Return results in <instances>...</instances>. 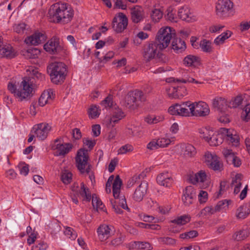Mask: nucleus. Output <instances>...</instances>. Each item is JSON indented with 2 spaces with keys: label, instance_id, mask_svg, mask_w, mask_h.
Segmentation results:
<instances>
[{
  "label": "nucleus",
  "instance_id": "59",
  "mask_svg": "<svg viewBox=\"0 0 250 250\" xmlns=\"http://www.w3.org/2000/svg\"><path fill=\"white\" fill-rule=\"evenodd\" d=\"M114 56V53L113 51H109L104 56L103 59L99 58V61L101 62L105 63L112 59Z\"/></svg>",
  "mask_w": 250,
  "mask_h": 250
},
{
  "label": "nucleus",
  "instance_id": "40",
  "mask_svg": "<svg viewBox=\"0 0 250 250\" xmlns=\"http://www.w3.org/2000/svg\"><path fill=\"white\" fill-rule=\"evenodd\" d=\"M180 88H182V87L180 86H173L171 88H169L167 90V94L169 97L171 99L178 98L179 97V92L178 91L179 90Z\"/></svg>",
  "mask_w": 250,
  "mask_h": 250
},
{
  "label": "nucleus",
  "instance_id": "14",
  "mask_svg": "<svg viewBox=\"0 0 250 250\" xmlns=\"http://www.w3.org/2000/svg\"><path fill=\"white\" fill-rule=\"evenodd\" d=\"M50 129L51 126L45 123L38 124L33 128L37 137L41 140H43L47 137Z\"/></svg>",
  "mask_w": 250,
  "mask_h": 250
},
{
  "label": "nucleus",
  "instance_id": "62",
  "mask_svg": "<svg viewBox=\"0 0 250 250\" xmlns=\"http://www.w3.org/2000/svg\"><path fill=\"white\" fill-rule=\"evenodd\" d=\"M241 174H237L234 177L232 178L231 183V185L235 186H241Z\"/></svg>",
  "mask_w": 250,
  "mask_h": 250
},
{
  "label": "nucleus",
  "instance_id": "15",
  "mask_svg": "<svg viewBox=\"0 0 250 250\" xmlns=\"http://www.w3.org/2000/svg\"><path fill=\"white\" fill-rule=\"evenodd\" d=\"M205 161L209 167L214 170L221 171L223 169V165L220 162L219 158L216 155H213L211 153L205 155Z\"/></svg>",
  "mask_w": 250,
  "mask_h": 250
},
{
  "label": "nucleus",
  "instance_id": "54",
  "mask_svg": "<svg viewBox=\"0 0 250 250\" xmlns=\"http://www.w3.org/2000/svg\"><path fill=\"white\" fill-rule=\"evenodd\" d=\"M47 94L43 92L39 99V104L41 106H43L47 103L49 102V99L47 98Z\"/></svg>",
  "mask_w": 250,
  "mask_h": 250
},
{
  "label": "nucleus",
  "instance_id": "10",
  "mask_svg": "<svg viewBox=\"0 0 250 250\" xmlns=\"http://www.w3.org/2000/svg\"><path fill=\"white\" fill-rule=\"evenodd\" d=\"M44 49L51 54H58L62 50V47L60 44V39L54 36L49 40L43 45Z\"/></svg>",
  "mask_w": 250,
  "mask_h": 250
},
{
  "label": "nucleus",
  "instance_id": "28",
  "mask_svg": "<svg viewBox=\"0 0 250 250\" xmlns=\"http://www.w3.org/2000/svg\"><path fill=\"white\" fill-rule=\"evenodd\" d=\"M181 147L183 154L186 158L193 157L196 153L195 148L190 144H183Z\"/></svg>",
  "mask_w": 250,
  "mask_h": 250
},
{
  "label": "nucleus",
  "instance_id": "23",
  "mask_svg": "<svg viewBox=\"0 0 250 250\" xmlns=\"http://www.w3.org/2000/svg\"><path fill=\"white\" fill-rule=\"evenodd\" d=\"M125 116V113L122 109L118 107L113 109L112 116L111 117L109 123L108 124L109 127L114 126L116 124L122 120Z\"/></svg>",
  "mask_w": 250,
  "mask_h": 250
},
{
  "label": "nucleus",
  "instance_id": "42",
  "mask_svg": "<svg viewBox=\"0 0 250 250\" xmlns=\"http://www.w3.org/2000/svg\"><path fill=\"white\" fill-rule=\"evenodd\" d=\"M48 227L51 229L52 232L56 233L61 230L60 222L58 220H53L48 225Z\"/></svg>",
  "mask_w": 250,
  "mask_h": 250
},
{
  "label": "nucleus",
  "instance_id": "44",
  "mask_svg": "<svg viewBox=\"0 0 250 250\" xmlns=\"http://www.w3.org/2000/svg\"><path fill=\"white\" fill-rule=\"evenodd\" d=\"M125 239V236L122 234H120L119 236L113 239L109 245L113 247H117L121 245L124 242Z\"/></svg>",
  "mask_w": 250,
  "mask_h": 250
},
{
  "label": "nucleus",
  "instance_id": "5",
  "mask_svg": "<svg viewBox=\"0 0 250 250\" xmlns=\"http://www.w3.org/2000/svg\"><path fill=\"white\" fill-rule=\"evenodd\" d=\"M158 44L151 42L145 44L142 50V55L144 59L149 62L153 59L156 58L160 62H165V56L158 51Z\"/></svg>",
  "mask_w": 250,
  "mask_h": 250
},
{
  "label": "nucleus",
  "instance_id": "13",
  "mask_svg": "<svg viewBox=\"0 0 250 250\" xmlns=\"http://www.w3.org/2000/svg\"><path fill=\"white\" fill-rule=\"evenodd\" d=\"M191 116H205L209 113L208 105L205 102L195 103V105L191 107Z\"/></svg>",
  "mask_w": 250,
  "mask_h": 250
},
{
  "label": "nucleus",
  "instance_id": "7",
  "mask_svg": "<svg viewBox=\"0 0 250 250\" xmlns=\"http://www.w3.org/2000/svg\"><path fill=\"white\" fill-rule=\"evenodd\" d=\"M233 6L230 0H218L216 4V15L221 19L233 16L235 13Z\"/></svg>",
  "mask_w": 250,
  "mask_h": 250
},
{
  "label": "nucleus",
  "instance_id": "45",
  "mask_svg": "<svg viewBox=\"0 0 250 250\" xmlns=\"http://www.w3.org/2000/svg\"><path fill=\"white\" fill-rule=\"evenodd\" d=\"M163 13L160 9H155L152 11L151 17L154 22H158L162 18Z\"/></svg>",
  "mask_w": 250,
  "mask_h": 250
},
{
  "label": "nucleus",
  "instance_id": "33",
  "mask_svg": "<svg viewBox=\"0 0 250 250\" xmlns=\"http://www.w3.org/2000/svg\"><path fill=\"white\" fill-rule=\"evenodd\" d=\"M143 220L145 222V223L136 222L135 223L136 226L141 228H145L146 229H150L152 230H159L161 228L159 225L155 224L156 222H154V224H153L152 222H147L146 220Z\"/></svg>",
  "mask_w": 250,
  "mask_h": 250
},
{
  "label": "nucleus",
  "instance_id": "22",
  "mask_svg": "<svg viewBox=\"0 0 250 250\" xmlns=\"http://www.w3.org/2000/svg\"><path fill=\"white\" fill-rule=\"evenodd\" d=\"M206 141L211 146H217L221 144L223 141V135L221 133H213L208 134V136H202Z\"/></svg>",
  "mask_w": 250,
  "mask_h": 250
},
{
  "label": "nucleus",
  "instance_id": "53",
  "mask_svg": "<svg viewBox=\"0 0 250 250\" xmlns=\"http://www.w3.org/2000/svg\"><path fill=\"white\" fill-rule=\"evenodd\" d=\"M229 143H231L232 145L237 146L239 145V139L236 135H229L228 138L227 139Z\"/></svg>",
  "mask_w": 250,
  "mask_h": 250
},
{
  "label": "nucleus",
  "instance_id": "64",
  "mask_svg": "<svg viewBox=\"0 0 250 250\" xmlns=\"http://www.w3.org/2000/svg\"><path fill=\"white\" fill-rule=\"evenodd\" d=\"M250 28V21L249 22H241L240 24V29L242 32L247 31Z\"/></svg>",
  "mask_w": 250,
  "mask_h": 250
},
{
  "label": "nucleus",
  "instance_id": "31",
  "mask_svg": "<svg viewBox=\"0 0 250 250\" xmlns=\"http://www.w3.org/2000/svg\"><path fill=\"white\" fill-rule=\"evenodd\" d=\"M167 82L168 83H172V82L178 83H201L195 80V79H194V78H191L190 77H188V76H187V77H186L184 78H182L181 79V78L178 79V78H175L173 77H170V78H167Z\"/></svg>",
  "mask_w": 250,
  "mask_h": 250
},
{
  "label": "nucleus",
  "instance_id": "57",
  "mask_svg": "<svg viewBox=\"0 0 250 250\" xmlns=\"http://www.w3.org/2000/svg\"><path fill=\"white\" fill-rule=\"evenodd\" d=\"M99 115L98 108L96 105H91L89 111V116L92 118L97 117Z\"/></svg>",
  "mask_w": 250,
  "mask_h": 250
},
{
  "label": "nucleus",
  "instance_id": "63",
  "mask_svg": "<svg viewBox=\"0 0 250 250\" xmlns=\"http://www.w3.org/2000/svg\"><path fill=\"white\" fill-rule=\"evenodd\" d=\"M225 26L221 25H213L209 27V31L211 33H214L219 32Z\"/></svg>",
  "mask_w": 250,
  "mask_h": 250
},
{
  "label": "nucleus",
  "instance_id": "27",
  "mask_svg": "<svg viewBox=\"0 0 250 250\" xmlns=\"http://www.w3.org/2000/svg\"><path fill=\"white\" fill-rule=\"evenodd\" d=\"M207 178L206 172L203 170H200L194 175H190L189 180L193 184H196L198 182L203 183Z\"/></svg>",
  "mask_w": 250,
  "mask_h": 250
},
{
  "label": "nucleus",
  "instance_id": "51",
  "mask_svg": "<svg viewBox=\"0 0 250 250\" xmlns=\"http://www.w3.org/2000/svg\"><path fill=\"white\" fill-rule=\"evenodd\" d=\"M133 150V146L130 145H125L121 146L118 150V154H124Z\"/></svg>",
  "mask_w": 250,
  "mask_h": 250
},
{
  "label": "nucleus",
  "instance_id": "9",
  "mask_svg": "<svg viewBox=\"0 0 250 250\" xmlns=\"http://www.w3.org/2000/svg\"><path fill=\"white\" fill-rule=\"evenodd\" d=\"M128 24L127 17L123 13H119L113 19L112 28L117 33L122 32L126 28Z\"/></svg>",
  "mask_w": 250,
  "mask_h": 250
},
{
  "label": "nucleus",
  "instance_id": "2",
  "mask_svg": "<svg viewBox=\"0 0 250 250\" xmlns=\"http://www.w3.org/2000/svg\"><path fill=\"white\" fill-rule=\"evenodd\" d=\"M8 89L14 95V96L20 102L28 101L33 95V85L29 80L23 79L18 89L16 86L11 83H9L7 86Z\"/></svg>",
  "mask_w": 250,
  "mask_h": 250
},
{
  "label": "nucleus",
  "instance_id": "11",
  "mask_svg": "<svg viewBox=\"0 0 250 250\" xmlns=\"http://www.w3.org/2000/svg\"><path fill=\"white\" fill-rule=\"evenodd\" d=\"M196 191L192 186L187 187L183 191L182 201L186 206L192 204L196 200Z\"/></svg>",
  "mask_w": 250,
  "mask_h": 250
},
{
  "label": "nucleus",
  "instance_id": "55",
  "mask_svg": "<svg viewBox=\"0 0 250 250\" xmlns=\"http://www.w3.org/2000/svg\"><path fill=\"white\" fill-rule=\"evenodd\" d=\"M145 121L149 124H156L160 121V118L153 115H148L145 118Z\"/></svg>",
  "mask_w": 250,
  "mask_h": 250
},
{
  "label": "nucleus",
  "instance_id": "60",
  "mask_svg": "<svg viewBox=\"0 0 250 250\" xmlns=\"http://www.w3.org/2000/svg\"><path fill=\"white\" fill-rule=\"evenodd\" d=\"M114 176L112 175L109 176L108 180L106 183L105 190L107 193H109L111 191V186L113 184V181L114 180Z\"/></svg>",
  "mask_w": 250,
  "mask_h": 250
},
{
  "label": "nucleus",
  "instance_id": "52",
  "mask_svg": "<svg viewBox=\"0 0 250 250\" xmlns=\"http://www.w3.org/2000/svg\"><path fill=\"white\" fill-rule=\"evenodd\" d=\"M159 147H165L167 146L171 143L169 139L167 138H161L157 140Z\"/></svg>",
  "mask_w": 250,
  "mask_h": 250
},
{
  "label": "nucleus",
  "instance_id": "47",
  "mask_svg": "<svg viewBox=\"0 0 250 250\" xmlns=\"http://www.w3.org/2000/svg\"><path fill=\"white\" fill-rule=\"evenodd\" d=\"M243 101V98L241 96H237L235 99L229 102V107L236 108L240 105Z\"/></svg>",
  "mask_w": 250,
  "mask_h": 250
},
{
  "label": "nucleus",
  "instance_id": "50",
  "mask_svg": "<svg viewBox=\"0 0 250 250\" xmlns=\"http://www.w3.org/2000/svg\"><path fill=\"white\" fill-rule=\"evenodd\" d=\"M159 243L162 244L174 245L176 243L175 240L170 237H160L158 239Z\"/></svg>",
  "mask_w": 250,
  "mask_h": 250
},
{
  "label": "nucleus",
  "instance_id": "17",
  "mask_svg": "<svg viewBox=\"0 0 250 250\" xmlns=\"http://www.w3.org/2000/svg\"><path fill=\"white\" fill-rule=\"evenodd\" d=\"M115 232L114 228L111 225H102L97 229L99 239L104 241Z\"/></svg>",
  "mask_w": 250,
  "mask_h": 250
},
{
  "label": "nucleus",
  "instance_id": "19",
  "mask_svg": "<svg viewBox=\"0 0 250 250\" xmlns=\"http://www.w3.org/2000/svg\"><path fill=\"white\" fill-rule=\"evenodd\" d=\"M46 37L44 34L36 32L25 38L24 42L28 45H37L43 43L46 40Z\"/></svg>",
  "mask_w": 250,
  "mask_h": 250
},
{
  "label": "nucleus",
  "instance_id": "12",
  "mask_svg": "<svg viewBox=\"0 0 250 250\" xmlns=\"http://www.w3.org/2000/svg\"><path fill=\"white\" fill-rule=\"evenodd\" d=\"M72 146H73L71 144H62L61 139H57L52 145V148L53 150H57V156H64L71 150Z\"/></svg>",
  "mask_w": 250,
  "mask_h": 250
},
{
  "label": "nucleus",
  "instance_id": "16",
  "mask_svg": "<svg viewBox=\"0 0 250 250\" xmlns=\"http://www.w3.org/2000/svg\"><path fill=\"white\" fill-rule=\"evenodd\" d=\"M3 38L0 36V58L12 59L17 55V52L10 45H3Z\"/></svg>",
  "mask_w": 250,
  "mask_h": 250
},
{
  "label": "nucleus",
  "instance_id": "8",
  "mask_svg": "<svg viewBox=\"0 0 250 250\" xmlns=\"http://www.w3.org/2000/svg\"><path fill=\"white\" fill-rule=\"evenodd\" d=\"M88 158L87 150L81 149L78 151L76 162L77 167L81 173H90L91 166L88 164Z\"/></svg>",
  "mask_w": 250,
  "mask_h": 250
},
{
  "label": "nucleus",
  "instance_id": "38",
  "mask_svg": "<svg viewBox=\"0 0 250 250\" xmlns=\"http://www.w3.org/2000/svg\"><path fill=\"white\" fill-rule=\"evenodd\" d=\"M199 45L202 50L204 52L210 53L212 52L211 43L208 40L206 39L201 40Z\"/></svg>",
  "mask_w": 250,
  "mask_h": 250
},
{
  "label": "nucleus",
  "instance_id": "24",
  "mask_svg": "<svg viewBox=\"0 0 250 250\" xmlns=\"http://www.w3.org/2000/svg\"><path fill=\"white\" fill-rule=\"evenodd\" d=\"M183 64L188 67H198L201 64V58L195 55H187L183 60Z\"/></svg>",
  "mask_w": 250,
  "mask_h": 250
},
{
  "label": "nucleus",
  "instance_id": "6",
  "mask_svg": "<svg viewBox=\"0 0 250 250\" xmlns=\"http://www.w3.org/2000/svg\"><path fill=\"white\" fill-rule=\"evenodd\" d=\"M174 35L175 34L172 32V28L169 27L161 28L158 31L154 42L158 44L159 50L161 51L168 46Z\"/></svg>",
  "mask_w": 250,
  "mask_h": 250
},
{
  "label": "nucleus",
  "instance_id": "36",
  "mask_svg": "<svg viewBox=\"0 0 250 250\" xmlns=\"http://www.w3.org/2000/svg\"><path fill=\"white\" fill-rule=\"evenodd\" d=\"M249 235L248 231L246 229H242L235 232L232 235V239L237 241L243 240L247 238Z\"/></svg>",
  "mask_w": 250,
  "mask_h": 250
},
{
  "label": "nucleus",
  "instance_id": "61",
  "mask_svg": "<svg viewBox=\"0 0 250 250\" xmlns=\"http://www.w3.org/2000/svg\"><path fill=\"white\" fill-rule=\"evenodd\" d=\"M83 144L87 146L90 149H92L96 144L95 140H89L88 138H83Z\"/></svg>",
  "mask_w": 250,
  "mask_h": 250
},
{
  "label": "nucleus",
  "instance_id": "56",
  "mask_svg": "<svg viewBox=\"0 0 250 250\" xmlns=\"http://www.w3.org/2000/svg\"><path fill=\"white\" fill-rule=\"evenodd\" d=\"M208 198V194L207 192L203 190H200L198 194L199 201L200 203H206Z\"/></svg>",
  "mask_w": 250,
  "mask_h": 250
},
{
  "label": "nucleus",
  "instance_id": "34",
  "mask_svg": "<svg viewBox=\"0 0 250 250\" xmlns=\"http://www.w3.org/2000/svg\"><path fill=\"white\" fill-rule=\"evenodd\" d=\"M250 213V206L245 205L240 206L237 210L236 216L238 218H245Z\"/></svg>",
  "mask_w": 250,
  "mask_h": 250
},
{
  "label": "nucleus",
  "instance_id": "25",
  "mask_svg": "<svg viewBox=\"0 0 250 250\" xmlns=\"http://www.w3.org/2000/svg\"><path fill=\"white\" fill-rule=\"evenodd\" d=\"M172 49L175 53H182L186 49V44L185 41L181 39L173 38L172 42Z\"/></svg>",
  "mask_w": 250,
  "mask_h": 250
},
{
  "label": "nucleus",
  "instance_id": "41",
  "mask_svg": "<svg viewBox=\"0 0 250 250\" xmlns=\"http://www.w3.org/2000/svg\"><path fill=\"white\" fill-rule=\"evenodd\" d=\"M223 153L225 157L227 163L229 164H231L234 157H235L236 155H235L234 153L232 152V150L230 149H224L223 151Z\"/></svg>",
  "mask_w": 250,
  "mask_h": 250
},
{
  "label": "nucleus",
  "instance_id": "4",
  "mask_svg": "<svg viewBox=\"0 0 250 250\" xmlns=\"http://www.w3.org/2000/svg\"><path fill=\"white\" fill-rule=\"evenodd\" d=\"M146 101V96L138 89L130 91L127 93L125 103V106L130 110H134L141 107Z\"/></svg>",
  "mask_w": 250,
  "mask_h": 250
},
{
  "label": "nucleus",
  "instance_id": "1",
  "mask_svg": "<svg viewBox=\"0 0 250 250\" xmlns=\"http://www.w3.org/2000/svg\"><path fill=\"white\" fill-rule=\"evenodd\" d=\"M48 14L54 22L65 24L72 19L73 11L67 3L57 2L51 6Z\"/></svg>",
  "mask_w": 250,
  "mask_h": 250
},
{
  "label": "nucleus",
  "instance_id": "21",
  "mask_svg": "<svg viewBox=\"0 0 250 250\" xmlns=\"http://www.w3.org/2000/svg\"><path fill=\"white\" fill-rule=\"evenodd\" d=\"M229 103L224 98L216 97L212 100L213 107L220 112H225L229 107Z\"/></svg>",
  "mask_w": 250,
  "mask_h": 250
},
{
  "label": "nucleus",
  "instance_id": "48",
  "mask_svg": "<svg viewBox=\"0 0 250 250\" xmlns=\"http://www.w3.org/2000/svg\"><path fill=\"white\" fill-rule=\"evenodd\" d=\"M112 186V190H121V187L122 185V181L119 175H117L115 178H114Z\"/></svg>",
  "mask_w": 250,
  "mask_h": 250
},
{
  "label": "nucleus",
  "instance_id": "43",
  "mask_svg": "<svg viewBox=\"0 0 250 250\" xmlns=\"http://www.w3.org/2000/svg\"><path fill=\"white\" fill-rule=\"evenodd\" d=\"M72 174L71 172L65 170L62 173L61 180L64 184H68L72 180Z\"/></svg>",
  "mask_w": 250,
  "mask_h": 250
},
{
  "label": "nucleus",
  "instance_id": "39",
  "mask_svg": "<svg viewBox=\"0 0 250 250\" xmlns=\"http://www.w3.org/2000/svg\"><path fill=\"white\" fill-rule=\"evenodd\" d=\"M92 204L94 208L97 209L103 210L104 207L101 200L97 196L96 194H92Z\"/></svg>",
  "mask_w": 250,
  "mask_h": 250
},
{
  "label": "nucleus",
  "instance_id": "20",
  "mask_svg": "<svg viewBox=\"0 0 250 250\" xmlns=\"http://www.w3.org/2000/svg\"><path fill=\"white\" fill-rule=\"evenodd\" d=\"M156 180L159 185L166 187H170L173 182L171 174L167 171L159 174Z\"/></svg>",
  "mask_w": 250,
  "mask_h": 250
},
{
  "label": "nucleus",
  "instance_id": "18",
  "mask_svg": "<svg viewBox=\"0 0 250 250\" xmlns=\"http://www.w3.org/2000/svg\"><path fill=\"white\" fill-rule=\"evenodd\" d=\"M147 187V183L146 181L141 182L132 195L133 199L136 202L141 201L146 193Z\"/></svg>",
  "mask_w": 250,
  "mask_h": 250
},
{
  "label": "nucleus",
  "instance_id": "32",
  "mask_svg": "<svg viewBox=\"0 0 250 250\" xmlns=\"http://www.w3.org/2000/svg\"><path fill=\"white\" fill-rule=\"evenodd\" d=\"M23 55L26 58L29 59H33L37 58L40 54V50L34 47H31L22 52Z\"/></svg>",
  "mask_w": 250,
  "mask_h": 250
},
{
  "label": "nucleus",
  "instance_id": "30",
  "mask_svg": "<svg viewBox=\"0 0 250 250\" xmlns=\"http://www.w3.org/2000/svg\"><path fill=\"white\" fill-rule=\"evenodd\" d=\"M167 82L168 83H172V82L178 83H201L195 80V79H194V78H191L190 77H188V76H187V77H186L184 78H182L181 79V78L178 79V78H175L173 77H170V78H167Z\"/></svg>",
  "mask_w": 250,
  "mask_h": 250
},
{
  "label": "nucleus",
  "instance_id": "49",
  "mask_svg": "<svg viewBox=\"0 0 250 250\" xmlns=\"http://www.w3.org/2000/svg\"><path fill=\"white\" fill-rule=\"evenodd\" d=\"M229 202H230V200L226 199L218 202L214 208L215 211H220L221 209L228 207Z\"/></svg>",
  "mask_w": 250,
  "mask_h": 250
},
{
  "label": "nucleus",
  "instance_id": "3",
  "mask_svg": "<svg viewBox=\"0 0 250 250\" xmlns=\"http://www.w3.org/2000/svg\"><path fill=\"white\" fill-rule=\"evenodd\" d=\"M47 72L53 83L61 84L66 76V65L61 62H52L47 66Z\"/></svg>",
  "mask_w": 250,
  "mask_h": 250
},
{
  "label": "nucleus",
  "instance_id": "35",
  "mask_svg": "<svg viewBox=\"0 0 250 250\" xmlns=\"http://www.w3.org/2000/svg\"><path fill=\"white\" fill-rule=\"evenodd\" d=\"M79 195H80L83 197V200L90 202L91 199V195L88 188L85 187L83 182L81 183V189L78 191Z\"/></svg>",
  "mask_w": 250,
  "mask_h": 250
},
{
  "label": "nucleus",
  "instance_id": "29",
  "mask_svg": "<svg viewBox=\"0 0 250 250\" xmlns=\"http://www.w3.org/2000/svg\"><path fill=\"white\" fill-rule=\"evenodd\" d=\"M145 173L143 172L139 175H135L133 176L131 178H130L127 182L126 187L127 188H130L135 184H139L141 183V182H143L142 181L144 179V177H146Z\"/></svg>",
  "mask_w": 250,
  "mask_h": 250
},
{
  "label": "nucleus",
  "instance_id": "58",
  "mask_svg": "<svg viewBox=\"0 0 250 250\" xmlns=\"http://www.w3.org/2000/svg\"><path fill=\"white\" fill-rule=\"evenodd\" d=\"M139 250H151L152 249L151 245L147 242L139 241Z\"/></svg>",
  "mask_w": 250,
  "mask_h": 250
},
{
  "label": "nucleus",
  "instance_id": "26",
  "mask_svg": "<svg viewBox=\"0 0 250 250\" xmlns=\"http://www.w3.org/2000/svg\"><path fill=\"white\" fill-rule=\"evenodd\" d=\"M131 20L134 23H138L144 18L142 8L136 6L132 9L131 12Z\"/></svg>",
  "mask_w": 250,
  "mask_h": 250
},
{
  "label": "nucleus",
  "instance_id": "37",
  "mask_svg": "<svg viewBox=\"0 0 250 250\" xmlns=\"http://www.w3.org/2000/svg\"><path fill=\"white\" fill-rule=\"evenodd\" d=\"M189 10L188 6H184L181 7L178 12V15L179 18L183 21H189Z\"/></svg>",
  "mask_w": 250,
  "mask_h": 250
},
{
  "label": "nucleus",
  "instance_id": "46",
  "mask_svg": "<svg viewBox=\"0 0 250 250\" xmlns=\"http://www.w3.org/2000/svg\"><path fill=\"white\" fill-rule=\"evenodd\" d=\"M241 118L243 120L248 122L250 120V106L247 105L244 108L241 114Z\"/></svg>",
  "mask_w": 250,
  "mask_h": 250
}]
</instances>
